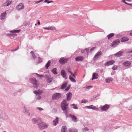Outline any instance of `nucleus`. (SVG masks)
I'll use <instances>...</instances> for the list:
<instances>
[{
	"label": "nucleus",
	"mask_w": 132,
	"mask_h": 132,
	"mask_svg": "<svg viewBox=\"0 0 132 132\" xmlns=\"http://www.w3.org/2000/svg\"><path fill=\"white\" fill-rule=\"evenodd\" d=\"M62 132H67V130L66 126H63L62 127L61 129Z\"/></svg>",
	"instance_id": "29"
},
{
	"label": "nucleus",
	"mask_w": 132,
	"mask_h": 132,
	"mask_svg": "<svg viewBox=\"0 0 132 132\" xmlns=\"http://www.w3.org/2000/svg\"><path fill=\"white\" fill-rule=\"evenodd\" d=\"M37 109L39 111H41L43 110V109L42 108L40 107L38 108H37Z\"/></svg>",
	"instance_id": "56"
},
{
	"label": "nucleus",
	"mask_w": 132,
	"mask_h": 132,
	"mask_svg": "<svg viewBox=\"0 0 132 132\" xmlns=\"http://www.w3.org/2000/svg\"><path fill=\"white\" fill-rule=\"evenodd\" d=\"M109 107V105L105 104L104 105L102 106L101 109L102 111H105L108 109Z\"/></svg>",
	"instance_id": "12"
},
{
	"label": "nucleus",
	"mask_w": 132,
	"mask_h": 132,
	"mask_svg": "<svg viewBox=\"0 0 132 132\" xmlns=\"http://www.w3.org/2000/svg\"><path fill=\"white\" fill-rule=\"evenodd\" d=\"M70 112V111H65L64 112V113L65 114V116L66 118H67L68 117H69V115L70 114H68V113H69Z\"/></svg>",
	"instance_id": "38"
},
{
	"label": "nucleus",
	"mask_w": 132,
	"mask_h": 132,
	"mask_svg": "<svg viewBox=\"0 0 132 132\" xmlns=\"http://www.w3.org/2000/svg\"><path fill=\"white\" fill-rule=\"evenodd\" d=\"M23 112L25 114H27L28 117L30 116V113L29 110H28L27 108L25 106H24L23 107Z\"/></svg>",
	"instance_id": "7"
},
{
	"label": "nucleus",
	"mask_w": 132,
	"mask_h": 132,
	"mask_svg": "<svg viewBox=\"0 0 132 132\" xmlns=\"http://www.w3.org/2000/svg\"><path fill=\"white\" fill-rule=\"evenodd\" d=\"M30 53L32 54V59H34L36 58L35 55L34 54V52L33 51H31L30 52Z\"/></svg>",
	"instance_id": "37"
},
{
	"label": "nucleus",
	"mask_w": 132,
	"mask_h": 132,
	"mask_svg": "<svg viewBox=\"0 0 132 132\" xmlns=\"http://www.w3.org/2000/svg\"><path fill=\"white\" fill-rule=\"evenodd\" d=\"M51 63V62L49 60L48 62L46 64V65H45V67L46 68V69H47L50 66Z\"/></svg>",
	"instance_id": "32"
},
{
	"label": "nucleus",
	"mask_w": 132,
	"mask_h": 132,
	"mask_svg": "<svg viewBox=\"0 0 132 132\" xmlns=\"http://www.w3.org/2000/svg\"><path fill=\"white\" fill-rule=\"evenodd\" d=\"M100 32H104V31L102 29L100 30L99 31Z\"/></svg>",
	"instance_id": "64"
},
{
	"label": "nucleus",
	"mask_w": 132,
	"mask_h": 132,
	"mask_svg": "<svg viewBox=\"0 0 132 132\" xmlns=\"http://www.w3.org/2000/svg\"><path fill=\"white\" fill-rule=\"evenodd\" d=\"M114 63V61L113 60H110L107 61L104 64L105 66H109L110 65H112Z\"/></svg>",
	"instance_id": "14"
},
{
	"label": "nucleus",
	"mask_w": 132,
	"mask_h": 132,
	"mask_svg": "<svg viewBox=\"0 0 132 132\" xmlns=\"http://www.w3.org/2000/svg\"><path fill=\"white\" fill-rule=\"evenodd\" d=\"M93 87L92 86H88L87 87H86V88L88 89H89L91 88H92Z\"/></svg>",
	"instance_id": "51"
},
{
	"label": "nucleus",
	"mask_w": 132,
	"mask_h": 132,
	"mask_svg": "<svg viewBox=\"0 0 132 132\" xmlns=\"http://www.w3.org/2000/svg\"><path fill=\"white\" fill-rule=\"evenodd\" d=\"M121 36V35H120L119 34L117 36V38H119V37H120V36Z\"/></svg>",
	"instance_id": "63"
},
{
	"label": "nucleus",
	"mask_w": 132,
	"mask_h": 132,
	"mask_svg": "<svg viewBox=\"0 0 132 132\" xmlns=\"http://www.w3.org/2000/svg\"><path fill=\"white\" fill-rule=\"evenodd\" d=\"M35 2H36L35 4H38L40 2V1H35Z\"/></svg>",
	"instance_id": "57"
},
{
	"label": "nucleus",
	"mask_w": 132,
	"mask_h": 132,
	"mask_svg": "<svg viewBox=\"0 0 132 132\" xmlns=\"http://www.w3.org/2000/svg\"><path fill=\"white\" fill-rule=\"evenodd\" d=\"M41 97L40 95H38L37 97H36V98L37 100H40L41 99Z\"/></svg>",
	"instance_id": "43"
},
{
	"label": "nucleus",
	"mask_w": 132,
	"mask_h": 132,
	"mask_svg": "<svg viewBox=\"0 0 132 132\" xmlns=\"http://www.w3.org/2000/svg\"><path fill=\"white\" fill-rule=\"evenodd\" d=\"M71 105L73 106V108L74 109H78V108L77 106V105H75V104H72Z\"/></svg>",
	"instance_id": "40"
},
{
	"label": "nucleus",
	"mask_w": 132,
	"mask_h": 132,
	"mask_svg": "<svg viewBox=\"0 0 132 132\" xmlns=\"http://www.w3.org/2000/svg\"><path fill=\"white\" fill-rule=\"evenodd\" d=\"M61 75L65 79H67L66 77V73L65 72V71L64 70H62L61 72Z\"/></svg>",
	"instance_id": "18"
},
{
	"label": "nucleus",
	"mask_w": 132,
	"mask_h": 132,
	"mask_svg": "<svg viewBox=\"0 0 132 132\" xmlns=\"http://www.w3.org/2000/svg\"><path fill=\"white\" fill-rule=\"evenodd\" d=\"M122 2H123L125 4H127V2H126L125 0H122Z\"/></svg>",
	"instance_id": "62"
},
{
	"label": "nucleus",
	"mask_w": 132,
	"mask_h": 132,
	"mask_svg": "<svg viewBox=\"0 0 132 132\" xmlns=\"http://www.w3.org/2000/svg\"><path fill=\"white\" fill-rule=\"evenodd\" d=\"M69 132H77V129L75 128H70L68 129Z\"/></svg>",
	"instance_id": "28"
},
{
	"label": "nucleus",
	"mask_w": 132,
	"mask_h": 132,
	"mask_svg": "<svg viewBox=\"0 0 132 132\" xmlns=\"http://www.w3.org/2000/svg\"><path fill=\"white\" fill-rule=\"evenodd\" d=\"M5 114L2 110H0V119H4L5 118Z\"/></svg>",
	"instance_id": "17"
},
{
	"label": "nucleus",
	"mask_w": 132,
	"mask_h": 132,
	"mask_svg": "<svg viewBox=\"0 0 132 132\" xmlns=\"http://www.w3.org/2000/svg\"><path fill=\"white\" fill-rule=\"evenodd\" d=\"M19 46H18L16 48L12 50H11V51H15L16 50H17L19 49Z\"/></svg>",
	"instance_id": "49"
},
{
	"label": "nucleus",
	"mask_w": 132,
	"mask_h": 132,
	"mask_svg": "<svg viewBox=\"0 0 132 132\" xmlns=\"http://www.w3.org/2000/svg\"><path fill=\"white\" fill-rule=\"evenodd\" d=\"M126 32H128V33H132V30L131 31H126L125 33H126Z\"/></svg>",
	"instance_id": "59"
},
{
	"label": "nucleus",
	"mask_w": 132,
	"mask_h": 132,
	"mask_svg": "<svg viewBox=\"0 0 132 132\" xmlns=\"http://www.w3.org/2000/svg\"><path fill=\"white\" fill-rule=\"evenodd\" d=\"M69 78L70 80L72 82H76V80L72 77L71 76V75H70L69 76Z\"/></svg>",
	"instance_id": "33"
},
{
	"label": "nucleus",
	"mask_w": 132,
	"mask_h": 132,
	"mask_svg": "<svg viewBox=\"0 0 132 132\" xmlns=\"http://www.w3.org/2000/svg\"><path fill=\"white\" fill-rule=\"evenodd\" d=\"M33 92L37 95H40L43 93V91L42 90H38L34 91Z\"/></svg>",
	"instance_id": "16"
},
{
	"label": "nucleus",
	"mask_w": 132,
	"mask_h": 132,
	"mask_svg": "<svg viewBox=\"0 0 132 132\" xmlns=\"http://www.w3.org/2000/svg\"><path fill=\"white\" fill-rule=\"evenodd\" d=\"M131 64V63L129 61H126L123 63V65L125 67H129Z\"/></svg>",
	"instance_id": "22"
},
{
	"label": "nucleus",
	"mask_w": 132,
	"mask_h": 132,
	"mask_svg": "<svg viewBox=\"0 0 132 132\" xmlns=\"http://www.w3.org/2000/svg\"><path fill=\"white\" fill-rule=\"evenodd\" d=\"M69 117H71L72 120L75 122H77L78 121V119L74 115L70 114L69 115Z\"/></svg>",
	"instance_id": "10"
},
{
	"label": "nucleus",
	"mask_w": 132,
	"mask_h": 132,
	"mask_svg": "<svg viewBox=\"0 0 132 132\" xmlns=\"http://www.w3.org/2000/svg\"><path fill=\"white\" fill-rule=\"evenodd\" d=\"M42 61V59L40 58V57H39L38 59V63H37V64L38 63H40Z\"/></svg>",
	"instance_id": "41"
},
{
	"label": "nucleus",
	"mask_w": 132,
	"mask_h": 132,
	"mask_svg": "<svg viewBox=\"0 0 132 132\" xmlns=\"http://www.w3.org/2000/svg\"><path fill=\"white\" fill-rule=\"evenodd\" d=\"M83 131H87L88 130V128L86 127L82 129Z\"/></svg>",
	"instance_id": "46"
},
{
	"label": "nucleus",
	"mask_w": 132,
	"mask_h": 132,
	"mask_svg": "<svg viewBox=\"0 0 132 132\" xmlns=\"http://www.w3.org/2000/svg\"><path fill=\"white\" fill-rule=\"evenodd\" d=\"M114 36V34H109L107 36V37L108 39H110V38Z\"/></svg>",
	"instance_id": "36"
},
{
	"label": "nucleus",
	"mask_w": 132,
	"mask_h": 132,
	"mask_svg": "<svg viewBox=\"0 0 132 132\" xmlns=\"http://www.w3.org/2000/svg\"><path fill=\"white\" fill-rule=\"evenodd\" d=\"M70 88V87H68L65 89V90L66 91H68Z\"/></svg>",
	"instance_id": "55"
},
{
	"label": "nucleus",
	"mask_w": 132,
	"mask_h": 132,
	"mask_svg": "<svg viewBox=\"0 0 132 132\" xmlns=\"http://www.w3.org/2000/svg\"><path fill=\"white\" fill-rule=\"evenodd\" d=\"M88 51L89 49L88 48H86L84 50V51L85 52H86L88 53Z\"/></svg>",
	"instance_id": "53"
},
{
	"label": "nucleus",
	"mask_w": 132,
	"mask_h": 132,
	"mask_svg": "<svg viewBox=\"0 0 132 132\" xmlns=\"http://www.w3.org/2000/svg\"><path fill=\"white\" fill-rule=\"evenodd\" d=\"M67 70L68 71V72L71 74V75H72V73L71 72V71L70 70V67H69L68 68Z\"/></svg>",
	"instance_id": "42"
},
{
	"label": "nucleus",
	"mask_w": 132,
	"mask_h": 132,
	"mask_svg": "<svg viewBox=\"0 0 132 132\" xmlns=\"http://www.w3.org/2000/svg\"><path fill=\"white\" fill-rule=\"evenodd\" d=\"M49 76L48 75H45V77L46 78H47L48 79V78H49Z\"/></svg>",
	"instance_id": "58"
},
{
	"label": "nucleus",
	"mask_w": 132,
	"mask_h": 132,
	"mask_svg": "<svg viewBox=\"0 0 132 132\" xmlns=\"http://www.w3.org/2000/svg\"><path fill=\"white\" fill-rule=\"evenodd\" d=\"M6 12L5 11L1 13V20H3L4 19V18L6 16Z\"/></svg>",
	"instance_id": "21"
},
{
	"label": "nucleus",
	"mask_w": 132,
	"mask_h": 132,
	"mask_svg": "<svg viewBox=\"0 0 132 132\" xmlns=\"http://www.w3.org/2000/svg\"><path fill=\"white\" fill-rule=\"evenodd\" d=\"M11 2H9L7 4V6H9V5H10L11 4Z\"/></svg>",
	"instance_id": "61"
},
{
	"label": "nucleus",
	"mask_w": 132,
	"mask_h": 132,
	"mask_svg": "<svg viewBox=\"0 0 132 132\" xmlns=\"http://www.w3.org/2000/svg\"><path fill=\"white\" fill-rule=\"evenodd\" d=\"M102 54V52L101 51H99L94 56L93 60H95L96 59H98L99 56Z\"/></svg>",
	"instance_id": "11"
},
{
	"label": "nucleus",
	"mask_w": 132,
	"mask_h": 132,
	"mask_svg": "<svg viewBox=\"0 0 132 132\" xmlns=\"http://www.w3.org/2000/svg\"><path fill=\"white\" fill-rule=\"evenodd\" d=\"M113 79L111 78H106L105 79L106 82L107 83H109L110 81H112Z\"/></svg>",
	"instance_id": "30"
},
{
	"label": "nucleus",
	"mask_w": 132,
	"mask_h": 132,
	"mask_svg": "<svg viewBox=\"0 0 132 132\" xmlns=\"http://www.w3.org/2000/svg\"><path fill=\"white\" fill-rule=\"evenodd\" d=\"M120 42V40L117 39L112 43L111 44V46L115 47Z\"/></svg>",
	"instance_id": "6"
},
{
	"label": "nucleus",
	"mask_w": 132,
	"mask_h": 132,
	"mask_svg": "<svg viewBox=\"0 0 132 132\" xmlns=\"http://www.w3.org/2000/svg\"><path fill=\"white\" fill-rule=\"evenodd\" d=\"M6 36L10 37L11 39L13 38V37L16 36V34H7Z\"/></svg>",
	"instance_id": "19"
},
{
	"label": "nucleus",
	"mask_w": 132,
	"mask_h": 132,
	"mask_svg": "<svg viewBox=\"0 0 132 132\" xmlns=\"http://www.w3.org/2000/svg\"><path fill=\"white\" fill-rule=\"evenodd\" d=\"M24 7V5L23 3H21L16 6V8L17 10H19L23 9Z\"/></svg>",
	"instance_id": "9"
},
{
	"label": "nucleus",
	"mask_w": 132,
	"mask_h": 132,
	"mask_svg": "<svg viewBox=\"0 0 132 132\" xmlns=\"http://www.w3.org/2000/svg\"><path fill=\"white\" fill-rule=\"evenodd\" d=\"M94 106L93 105H91L85 106V108H86L88 109H91L93 110Z\"/></svg>",
	"instance_id": "35"
},
{
	"label": "nucleus",
	"mask_w": 132,
	"mask_h": 132,
	"mask_svg": "<svg viewBox=\"0 0 132 132\" xmlns=\"http://www.w3.org/2000/svg\"><path fill=\"white\" fill-rule=\"evenodd\" d=\"M98 75L96 73H93L92 75V80H93L94 79H96L97 78Z\"/></svg>",
	"instance_id": "23"
},
{
	"label": "nucleus",
	"mask_w": 132,
	"mask_h": 132,
	"mask_svg": "<svg viewBox=\"0 0 132 132\" xmlns=\"http://www.w3.org/2000/svg\"><path fill=\"white\" fill-rule=\"evenodd\" d=\"M17 94H18V93L17 92H15L13 94V95L14 96H16V95H17Z\"/></svg>",
	"instance_id": "60"
},
{
	"label": "nucleus",
	"mask_w": 132,
	"mask_h": 132,
	"mask_svg": "<svg viewBox=\"0 0 132 132\" xmlns=\"http://www.w3.org/2000/svg\"><path fill=\"white\" fill-rule=\"evenodd\" d=\"M87 101L86 100L83 99V100H82L81 101V103H86L87 102Z\"/></svg>",
	"instance_id": "44"
},
{
	"label": "nucleus",
	"mask_w": 132,
	"mask_h": 132,
	"mask_svg": "<svg viewBox=\"0 0 132 132\" xmlns=\"http://www.w3.org/2000/svg\"><path fill=\"white\" fill-rule=\"evenodd\" d=\"M32 121L34 124H37L38 125L41 122L40 118H33L32 120Z\"/></svg>",
	"instance_id": "3"
},
{
	"label": "nucleus",
	"mask_w": 132,
	"mask_h": 132,
	"mask_svg": "<svg viewBox=\"0 0 132 132\" xmlns=\"http://www.w3.org/2000/svg\"><path fill=\"white\" fill-rule=\"evenodd\" d=\"M68 84V82L67 81H65L63 84H62L61 87V89H63Z\"/></svg>",
	"instance_id": "25"
},
{
	"label": "nucleus",
	"mask_w": 132,
	"mask_h": 132,
	"mask_svg": "<svg viewBox=\"0 0 132 132\" xmlns=\"http://www.w3.org/2000/svg\"><path fill=\"white\" fill-rule=\"evenodd\" d=\"M44 2L45 3H47L48 4L50 3V1L49 0H45Z\"/></svg>",
	"instance_id": "52"
},
{
	"label": "nucleus",
	"mask_w": 132,
	"mask_h": 132,
	"mask_svg": "<svg viewBox=\"0 0 132 132\" xmlns=\"http://www.w3.org/2000/svg\"><path fill=\"white\" fill-rule=\"evenodd\" d=\"M43 29H45L47 30H53L54 29H55V28H53L52 27H45L44 28H43Z\"/></svg>",
	"instance_id": "31"
},
{
	"label": "nucleus",
	"mask_w": 132,
	"mask_h": 132,
	"mask_svg": "<svg viewBox=\"0 0 132 132\" xmlns=\"http://www.w3.org/2000/svg\"><path fill=\"white\" fill-rule=\"evenodd\" d=\"M72 94L71 92L68 93L66 94V96H67V100L68 101H70L71 99Z\"/></svg>",
	"instance_id": "15"
},
{
	"label": "nucleus",
	"mask_w": 132,
	"mask_h": 132,
	"mask_svg": "<svg viewBox=\"0 0 132 132\" xmlns=\"http://www.w3.org/2000/svg\"><path fill=\"white\" fill-rule=\"evenodd\" d=\"M68 104L67 103L66 100H63L61 103V107L63 111H70L68 107Z\"/></svg>",
	"instance_id": "1"
},
{
	"label": "nucleus",
	"mask_w": 132,
	"mask_h": 132,
	"mask_svg": "<svg viewBox=\"0 0 132 132\" xmlns=\"http://www.w3.org/2000/svg\"><path fill=\"white\" fill-rule=\"evenodd\" d=\"M36 74L39 77H43V75H39V74H37V73H36Z\"/></svg>",
	"instance_id": "54"
},
{
	"label": "nucleus",
	"mask_w": 132,
	"mask_h": 132,
	"mask_svg": "<svg viewBox=\"0 0 132 132\" xmlns=\"http://www.w3.org/2000/svg\"><path fill=\"white\" fill-rule=\"evenodd\" d=\"M59 122V118L58 117H56V119L53 121V123L54 126H56Z\"/></svg>",
	"instance_id": "20"
},
{
	"label": "nucleus",
	"mask_w": 132,
	"mask_h": 132,
	"mask_svg": "<svg viewBox=\"0 0 132 132\" xmlns=\"http://www.w3.org/2000/svg\"><path fill=\"white\" fill-rule=\"evenodd\" d=\"M21 30L20 29L14 30H10L9 31L10 32L12 33H18L20 32Z\"/></svg>",
	"instance_id": "24"
},
{
	"label": "nucleus",
	"mask_w": 132,
	"mask_h": 132,
	"mask_svg": "<svg viewBox=\"0 0 132 132\" xmlns=\"http://www.w3.org/2000/svg\"><path fill=\"white\" fill-rule=\"evenodd\" d=\"M75 60L77 61H82L84 60V58L82 56H78L75 58Z\"/></svg>",
	"instance_id": "13"
},
{
	"label": "nucleus",
	"mask_w": 132,
	"mask_h": 132,
	"mask_svg": "<svg viewBox=\"0 0 132 132\" xmlns=\"http://www.w3.org/2000/svg\"><path fill=\"white\" fill-rule=\"evenodd\" d=\"M127 52L128 53H132V49H129L127 51Z\"/></svg>",
	"instance_id": "47"
},
{
	"label": "nucleus",
	"mask_w": 132,
	"mask_h": 132,
	"mask_svg": "<svg viewBox=\"0 0 132 132\" xmlns=\"http://www.w3.org/2000/svg\"><path fill=\"white\" fill-rule=\"evenodd\" d=\"M93 110L97 111L98 110V108H96L95 106H94V107Z\"/></svg>",
	"instance_id": "50"
},
{
	"label": "nucleus",
	"mask_w": 132,
	"mask_h": 132,
	"mask_svg": "<svg viewBox=\"0 0 132 132\" xmlns=\"http://www.w3.org/2000/svg\"><path fill=\"white\" fill-rule=\"evenodd\" d=\"M38 125L39 128L41 130L47 128L48 126L47 124H45L42 122L40 123Z\"/></svg>",
	"instance_id": "2"
},
{
	"label": "nucleus",
	"mask_w": 132,
	"mask_h": 132,
	"mask_svg": "<svg viewBox=\"0 0 132 132\" xmlns=\"http://www.w3.org/2000/svg\"><path fill=\"white\" fill-rule=\"evenodd\" d=\"M54 74L56 75L57 74L56 72V69L55 68L53 69L51 71Z\"/></svg>",
	"instance_id": "34"
},
{
	"label": "nucleus",
	"mask_w": 132,
	"mask_h": 132,
	"mask_svg": "<svg viewBox=\"0 0 132 132\" xmlns=\"http://www.w3.org/2000/svg\"><path fill=\"white\" fill-rule=\"evenodd\" d=\"M61 97V94L59 93H57L54 94L52 96V99L53 100H57L60 98Z\"/></svg>",
	"instance_id": "5"
},
{
	"label": "nucleus",
	"mask_w": 132,
	"mask_h": 132,
	"mask_svg": "<svg viewBox=\"0 0 132 132\" xmlns=\"http://www.w3.org/2000/svg\"><path fill=\"white\" fill-rule=\"evenodd\" d=\"M129 40L128 38L126 37H123L121 39V42H123L125 41H127Z\"/></svg>",
	"instance_id": "26"
},
{
	"label": "nucleus",
	"mask_w": 132,
	"mask_h": 132,
	"mask_svg": "<svg viewBox=\"0 0 132 132\" xmlns=\"http://www.w3.org/2000/svg\"><path fill=\"white\" fill-rule=\"evenodd\" d=\"M30 79L31 83L34 85V87L35 88H36L37 87L38 85L36 79L34 78H31Z\"/></svg>",
	"instance_id": "4"
},
{
	"label": "nucleus",
	"mask_w": 132,
	"mask_h": 132,
	"mask_svg": "<svg viewBox=\"0 0 132 132\" xmlns=\"http://www.w3.org/2000/svg\"><path fill=\"white\" fill-rule=\"evenodd\" d=\"M123 53V52L122 51H119L118 52H117L115 54V56L117 57L120 56Z\"/></svg>",
	"instance_id": "27"
},
{
	"label": "nucleus",
	"mask_w": 132,
	"mask_h": 132,
	"mask_svg": "<svg viewBox=\"0 0 132 132\" xmlns=\"http://www.w3.org/2000/svg\"><path fill=\"white\" fill-rule=\"evenodd\" d=\"M117 66L116 65H114V66L113 67H112V69L113 70H114L117 69Z\"/></svg>",
	"instance_id": "45"
},
{
	"label": "nucleus",
	"mask_w": 132,
	"mask_h": 132,
	"mask_svg": "<svg viewBox=\"0 0 132 132\" xmlns=\"http://www.w3.org/2000/svg\"><path fill=\"white\" fill-rule=\"evenodd\" d=\"M127 52L128 53H132V49H129L127 51Z\"/></svg>",
	"instance_id": "48"
},
{
	"label": "nucleus",
	"mask_w": 132,
	"mask_h": 132,
	"mask_svg": "<svg viewBox=\"0 0 132 132\" xmlns=\"http://www.w3.org/2000/svg\"><path fill=\"white\" fill-rule=\"evenodd\" d=\"M68 59L64 57H62L59 60V62L61 64H63L66 63L68 61Z\"/></svg>",
	"instance_id": "8"
},
{
	"label": "nucleus",
	"mask_w": 132,
	"mask_h": 132,
	"mask_svg": "<svg viewBox=\"0 0 132 132\" xmlns=\"http://www.w3.org/2000/svg\"><path fill=\"white\" fill-rule=\"evenodd\" d=\"M52 80L53 79L51 78H48L47 79V82L50 83L52 81Z\"/></svg>",
	"instance_id": "39"
}]
</instances>
